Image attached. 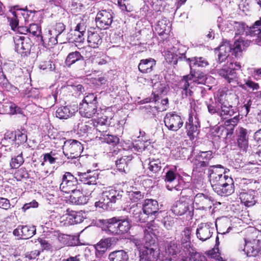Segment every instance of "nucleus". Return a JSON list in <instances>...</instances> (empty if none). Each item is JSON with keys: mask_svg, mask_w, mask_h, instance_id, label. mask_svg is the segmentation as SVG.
<instances>
[{"mask_svg": "<svg viewBox=\"0 0 261 261\" xmlns=\"http://www.w3.org/2000/svg\"><path fill=\"white\" fill-rule=\"evenodd\" d=\"M57 38L53 33L48 32L44 36H41V42L45 47H51L58 43Z\"/></svg>", "mask_w": 261, "mask_h": 261, "instance_id": "58836bf2", "label": "nucleus"}, {"mask_svg": "<svg viewBox=\"0 0 261 261\" xmlns=\"http://www.w3.org/2000/svg\"><path fill=\"white\" fill-rule=\"evenodd\" d=\"M87 41L90 47L96 48L101 43L102 39L97 32L89 31Z\"/></svg>", "mask_w": 261, "mask_h": 261, "instance_id": "e433bc0d", "label": "nucleus"}, {"mask_svg": "<svg viewBox=\"0 0 261 261\" xmlns=\"http://www.w3.org/2000/svg\"><path fill=\"white\" fill-rule=\"evenodd\" d=\"M14 134L16 135L15 143L17 144L24 143L27 141V135L24 132L18 130Z\"/></svg>", "mask_w": 261, "mask_h": 261, "instance_id": "0e129e2a", "label": "nucleus"}, {"mask_svg": "<svg viewBox=\"0 0 261 261\" xmlns=\"http://www.w3.org/2000/svg\"><path fill=\"white\" fill-rule=\"evenodd\" d=\"M134 158L133 154L124 155L116 161V166L118 170L120 172H126L129 170V165Z\"/></svg>", "mask_w": 261, "mask_h": 261, "instance_id": "cd10ccee", "label": "nucleus"}, {"mask_svg": "<svg viewBox=\"0 0 261 261\" xmlns=\"http://www.w3.org/2000/svg\"><path fill=\"white\" fill-rule=\"evenodd\" d=\"M245 84L239 83L238 84L240 87L244 90H246V87L249 88L252 90H257L259 89V86L256 83L250 80H245Z\"/></svg>", "mask_w": 261, "mask_h": 261, "instance_id": "603ef678", "label": "nucleus"}, {"mask_svg": "<svg viewBox=\"0 0 261 261\" xmlns=\"http://www.w3.org/2000/svg\"><path fill=\"white\" fill-rule=\"evenodd\" d=\"M226 31L232 32L236 36L243 35L248 28L244 22L237 21L234 20H228L225 24Z\"/></svg>", "mask_w": 261, "mask_h": 261, "instance_id": "dca6fc26", "label": "nucleus"}, {"mask_svg": "<svg viewBox=\"0 0 261 261\" xmlns=\"http://www.w3.org/2000/svg\"><path fill=\"white\" fill-rule=\"evenodd\" d=\"M36 233L35 226H22L21 234L22 239H28L33 237Z\"/></svg>", "mask_w": 261, "mask_h": 261, "instance_id": "c03bdc74", "label": "nucleus"}, {"mask_svg": "<svg viewBox=\"0 0 261 261\" xmlns=\"http://www.w3.org/2000/svg\"><path fill=\"white\" fill-rule=\"evenodd\" d=\"M214 230L215 228L212 223H201L196 229V234L200 240L205 241L212 236Z\"/></svg>", "mask_w": 261, "mask_h": 261, "instance_id": "f8f14e48", "label": "nucleus"}, {"mask_svg": "<svg viewBox=\"0 0 261 261\" xmlns=\"http://www.w3.org/2000/svg\"><path fill=\"white\" fill-rule=\"evenodd\" d=\"M163 164L159 159H152L148 164L147 169L150 174L159 173L162 168Z\"/></svg>", "mask_w": 261, "mask_h": 261, "instance_id": "a19ab883", "label": "nucleus"}, {"mask_svg": "<svg viewBox=\"0 0 261 261\" xmlns=\"http://www.w3.org/2000/svg\"><path fill=\"white\" fill-rule=\"evenodd\" d=\"M129 196L130 200L134 202H137L143 198L144 195L139 191L129 192Z\"/></svg>", "mask_w": 261, "mask_h": 261, "instance_id": "774afa93", "label": "nucleus"}, {"mask_svg": "<svg viewBox=\"0 0 261 261\" xmlns=\"http://www.w3.org/2000/svg\"><path fill=\"white\" fill-rule=\"evenodd\" d=\"M24 162L22 153L12 158L10 163L11 168L17 169Z\"/></svg>", "mask_w": 261, "mask_h": 261, "instance_id": "864d4df0", "label": "nucleus"}, {"mask_svg": "<svg viewBox=\"0 0 261 261\" xmlns=\"http://www.w3.org/2000/svg\"><path fill=\"white\" fill-rule=\"evenodd\" d=\"M200 123L197 116L189 115L188 121L186 123V128L188 136L193 139L199 133Z\"/></svg>", "mask_w": 261, "mask_h": 261, "instance_id": "4468645a", "label": "nucleus"}, {"mask_svg": "<svg viewBox=\"0 0 261 261\" xmlns=\"http://www.w3.org/2000/svg\"><path fill=\"white\" fill-rule=\"evenodd\" d=\"M242 251L248 256H255L257 255L258 253V250L251 245V244H246L245 248L242 250Z\"/></svg>", "mask_w": 261, "mask_h": 261, "instance_id": "680f3d73", "label": "nucleus"}, {"mask_svg": "<svg viewBox=\"0 0 261 261\" xmlns=\"http://www.w3.org/2000/svg\"><path fill=\"white\" fill-rule=\"evenodd\" d=\"M194 202L199 208L202 210L211 208L213 204L211 197L203 193L197 194L194 197Z\"/></svg>", "mask_w": 261, "mask_h": 261, "instance_id": "aec40b11", "label": "nucleus"}, {"mask_svg": "<svg viewBox=\"0 0 261 261\" xmlns=\"http://www.w3.org/2000/svg\"><path fill=\"white\" fill-rule=\"evenodd\" d=\"M208 166V164L205 163L204 161L197 160L195 159L194 163L193 172L199 173L201 175L205 173V170Z\"/></svg>", "mask_w": 261, "mask_h": 261, "instance_id": "a18cd8bd", "label": "nucleus"}, {"mask_svg": "<svg viewBox=\"0 0 261 261\" xmlns=\"http://www.w3.org/2000/svg\"><path fill=\"white\" fill-rule=\"evenodd\" d=\"M81 60L83 61L84 58L80 53L77 51H73L68 55L65 60V64L67 67H69L71 65Z\"/></svg>", "mask_w": 261, "mask_h": 261, "instance_id": "79ce46f5", "label": "nucleus"}, {"mask_svg": "<svg viewBox=\"0 0 261 261\" xmlns=\"http://www.w3.org/2000/svg\"><path fill=\"white\" fill-rule=\"evenodd\" d=\"M239 197L241 202L246 206H253L256 203L254 192L253 191L241 192L239 194Z\"/></svg>", "mask_w": 261, "mask_h": 261, "instance_id": "c756f323", "label": "nucleus"}, {"mask_svg": "<svg viewBox=\"0 0 261 261\" xmlns=\"http://www.w3.org/2000/svg\"><path fill=\"white\" fill-rule=\"evenodd\" d=\"M77 179L71 173L66 172L63 176L62 181L60 185V189L63 192L70 193L77 188Z\"/></svg>", "mask_w": 261, "mask_h": 261, "instance_id": "1a4fd4ad", "label": "nucleus"}, {"mask_svg": "<svg viewBox=\"0 0 261 261\" xmlns=\"http://www.w3.org/2000/svg\"><path fill=\"white\" fill-rule=\"evenodd\" d=\"M83 150L81 143L76 140H68L65 141L63 146V153L68 159H77Z\"/></svg>", "mask_w": 261, "mask_h": 261, "instance_id": "423d86ee", "label": "nucleus"}, {"mask_svg": "<svg viewBox=\"0 0 261 261\" xmlns=\"http://www.w3.org/2000/svg\"><path fill=\"white\" fill-rule=\"evenodd\" d=\"M187 63L189 65L190 70L193 67H205L208 65V61L203 57H193L187 59Z\"/></svg>", "mask_w": 261, "mask_h": 261, "instance_id": "f704fd0d", "label": "nucleus"}, {"mask_svg": "<svg viewBox=\"0 0 261 261\" xmlns=\"http://www.w3.org/2000/svg\"><path fill=\"white\" fill-rule=\"evenodd\" d=\"M205 77L202 73L190 70L189 74L184 76L178 83V87L181 91L182 98L192 96L193 94L192 91L193 83L201 84L205 82Z\"/></svg>", "mask_w": 261, "mask_h": 261, "instance_id": "7ed1b4c3", "label": "nucleus"}, {"mask_svg": "<svg viewBox=\"0 0 261 261\" xmlns=\"http://www.w3.org/2000/svg\"><path fill=\"white\" fill-rule=\"evenodd\" d=\"M109 259L110 261H128V256L124 250H117L110 253Z\"/></svg>", "mask_w": 261, "mask_h": 261, "instance_id": "ea45409f", "label": "nucleus"}, {"mask_svg": "<svg viewBox=\"0 0 261 261\" xmlns=\"http://www.w3.org/2000/svg\"><path fill=\"white\" fill-rule=\"evenodd\" d=\"M156 65V61L152 58L142 59L138 65V69L142 73H150Z\"/></svg>", "mask_w": 261, "mask_h": 261, "instance_id": "bb28decb", "label": "nucleus"}, {"mask_svg": "<svg viewBox=\"0 0 261 261\" xmlns=\"http://www.w3.org/2000/svg\"><path fill=\"white\" fill-rule=\"evenodd\" d=\"M29 33L33 36H36L41 38V27L37 24L31 23L29 25Z\"/></svg>", "mask_w": 261, "mask_h": 261, "instance_id": "6e6d98bb", "label": "nucleus"}, {"mask_svg": "<svg viewBox=\"0 0 261 261\" xmlns=\"http://www.w3.org/2000/svg\"><path fill=\"white\" fill-rule=\"evenodd\" d=\"M39 68L43 70L53 71L55 69V65L50 61H43L40 63Z\"/></svg>", "mask_w": 261, "mask_h": 261, "instance_id": "338daca9", "label": "nucleus"}, {"mask_svg": "<svg viewBox=\"0 0 261 261\" xmlns=\"http://www.w3.org/2000/svg\"><path fill=\"white\" fill-rule=\"evenodd\" d=\"M105 121L107 122L105 119H103V120H100L94 123L93 125L94 126V129L99 133L100 137H102L106 134L109 130V125Z\"/></svg>", "mask_w": 261, "mask_h": 261, "instance_id": "37998d69", "label": "nucleus"}, {"mask_svg": "<svg viewBox=\"0 0 261 261\" xmlns=\"http://www.w3.org/2000/svg\"><path fill=\"white\" fill-rule=\"evenodd\" d=\"M230 99L239 103V96L237 94L222 90L219 92L217 101H214L212 98H210L205 103L209 113L217 114L221 119L224 120L232 117L237 113L236 109L229 103Z\"/></svg>", "mask_w": 261, "mask_h": 261, "instance_id": "f03ea898", "label": "nucleus"}, {"mask_svg": "<svg viewBox=\"0 0 261 261\" xmlns=\"http://www.w3.org/2000/svg\"><path fill=\"white\" fill-rule=\"evenodd\" d=\"M77 112V107L76 106H66L59 108L56 111V117L62 119H67Z\"/></svg>", "mask_w": 261, "mask_h": 261, "instance_id": "4be33fe9", "label": "nucleus"}, {"mask_svg": "<svg viewBox=\"0 0 261 261\" xmlns=\"http://www.w3.org/2000/svg\"><path fill=\"white\" fill-rule=\"evenodd\" d=\"M156 230L154 224L148 223L144 230V238L142 240L137 238L132 239L139 251L140 261H171L170 258L159 252Z\"/></svg>", "mask_w": 261, "mask_h": 261, "instance_id": "f257e3e1", "label": "nucleus"}, {"mask_svg": "<svg viewBox=\"0 0 261 261\" xmlns=\"http://www.w3.org/2000/svg\"><path fill=\"white\" fill-rule=\"evenodd\" d=\"M235 67L232 65L224 66L218 71L219 74L223 77L229 83L239 84L238 82V77L237 72L235 71Z\"/></svg>", "mask_w": 261, "mask_h": 261, "instance_id": "a211bd4d", "label": "nucleus"}, {"mask_svg": "<svg viewBox=\"0 0 261 261\" xmlns=\"http://www.w3.org/2000/svg\"><path fill=\"white\" fill-rule=\"evenodd\" d=\"M34 13L35 12L32 11L20 10L17 12V15H21L25 22H29L33 19Z\"/></svg>", "mask_w": 261, "mask_h": 261, "instance_id": "e2e57ef3", "label": "nucleus"}, {"mask_svg": "<svg viewBox=\"0 0 261 261\" xmlns=\"http://www.w3.org/2000/svg\"><path fill=\"white\" fill-rule=\"evenodd\" d=\"M142 208L143 211H144L148 216L150 215H154L159 210L158 202L155 200L146 199L143 204Z\"/></svg>", "mask_w": 261, "mask_h": 261, "instance_id": "c85d7f7f", "label": "nucleus"}, {"mask_svg": "<svg viewBox=\"0 0 261 261\" xmlns=\"http://www.w3.org/2000/svg\"><path fill=\"white\" fill-rule=\"evenodd\" d=\"M219 50L217 61L219 63H221L229 56V53L232 51V49L229 43L225 42L219 46Z\"/></svg>", "mask_w": 261, "mask_h": 261, "instance_id": "c9c22d12", "label": "nucleus"}, {"mask_svg": "<svg viewBox=\"0 0 261 261\" xmlns=\"http://www.w3.org/2000/svg\"><path fill=\"white\" fill-rule=\"evenodd\" d=\"M98 175V171L96 170H88L85 172H77L79 180L85 185H96Z\"/></svg>", "mask_w": 261, "mask_h": 261, "instance_id": "f3484780", "label": "nucleus"}, {"mask_svg": "<svg viewBox=\"0 0 261 261\" xmlns=\"http://www.w3.org/2000/svg\"><path fill=\"white\" fill-rule=\"evenodd\" d=\"M88 196L84 195L80 190H75L70 196V201L75 204H85L88 201Z\"/></svg>", "mask_w": 261, "mask_h": 261, "instance_id": "473e14b6", "label": "nucleus"}, {"mask_svg": "<svg viewBox=\"0 0 261 261\" xmlns=\"http://www.w3.org/2000/svg\"><path fill=\"white\" fill-rule=\"evenodd\" d=\"M207 174L213 189L233 180L231 177L225 174V170L221 165L210 166Z\"/></svg>", "mask_w": 261, "mask_h": 261, "instance_id": "39448f33", "label": "nucleus"}, {"mask_svg": "<svg viewBox=\"0 0 261 261\" xmlns=\"http://www.w3.org/2000/svg\"><path fill=\"white\" fill-rule=\"evenodd\" d=\"M16 135L12 132H7L5 133L1 143L3 146H8L9 144H13L15 142Z\"/></svg>", "mask_w": 261, "mask_h": 261, "instance_id": "49530a36", "label": "nucleus"}, {"mask_svg": "<svg viewBox=\"0 0 261 261\" xmlns=\"http://www.w3.org/2000/svg\"><path fill=\"white\" fill-rule=\"evenodd\" d=\"M105 228L106 230L110 233L114 234H120V231H118V219L115 218H112L110 219L106 220L105 223Z\"/></svg>", "mask_w": 261, "mask_h": 261, "instance_id": "4c0bfd02", "label": "nucleus"}, {"mask_svg": "<svg viewBox=\"0 0 261 261\" xmlns=\"http://www.w3.org/2000/svg\"><path fill=\"white\" fill-rule=\"evenodd\" d=\"M192 229L187 227L181 232V245L185 252H191L192 248L191 246V234Z\"/></svg>", "mask_w": 261, "mask_h": 261, "instance_id": "b1692460", "label": "nucleus"}, {"mask_svg": "<svg viewBox=\"0 0 261 261\" xmlns=\"http://www.w3.org/2000/svg\"><path fill=\"white\" fill-rule=\"evenodd\" d=\"M238 146L243 150L246 151L248 147V137L247 131L245 128L241 127L238 134Z\"/></svg>", "mask_w": 261, "mask_h": 261, "instance_id": "2f4dec72", "label": "nucleus"}, {"mask_svg": "<svg viewBox=\"0 0 261 261\" xmlns=\"http://www.w3.org/2000/svg\"><path fill=\"white\" fill-rule=\"evenodd\" d=\"M129 214L131 215L135 221L138 222L144 223L147 220L148 216L143 211L141 206L138 204H133L130 208Z\"/></svg>", "mask_w": 261, "mask_h": 261, "instance_id": "6ab92c4d", "label": "nucleus"}, {"mask_svg": "<svg viewBox=\"0 0 261 261\" xmlns=\"http://www.w3.org/2000/svg\"><path fill=\"white\" fill-rule=\"evenodd\" d=\"M164 121L167 128L172 131H177L184 123L181 117L175 112L168 113L164 117Z\"/></svg>", "mask_w": 261, "mask_h": 261, "instance_id": "9d476101", "label": "nucleus"}, {"mask_svg": "<svg viewBox=\"0 0 261 261\" xmlns=\"http://www.w3.org/2000/svg\"><path fill=\"white\" fill-rule=\"evenodd\" d=\"M171 28L170 22L165 17H162L158 20L155 26V30L160 36L168 34L171 31Z\"/></svg>", "mask_w": 261, "mask_h": 261, "instance_id": "5701e85b", "label": "nucleus"}, {"mask_svg": "<svg viewBox=\"0 0 261 261\" xmlns=\"http://www.w3.org/2000/svg\"><path fill=\"white\" fill-rule=\"evenodd\" d=\"M97 105L91 103L88 105L85 103H81L80 105L79 113L82 117L91 118L97 117L100 112V109H97Z\"/></svg>", "mask_w": 261, "mask_h": 261, "instance_id": "2eb2a0df", "label": "nucleus"}, {"mask_svg": "<svg viewBox=\"0 0 261 261\" xmlns=\"http://www.w3.org/2000/svg\"><path fill=\"white\" fill-rule=\"evenodd\" d=\"M3 189L0 188V208L8 210L11 208V204L10 200L3 197Z\"/></svg>", "mask_w": 261, "mask_h": 261, "instance_id": "052dcab7", "label": "nucleus"}, {"mask_svg": "<svg viewBox=\"0 0 261 261\" xmlns=\"http://www.w3.org/2000/svg\"><path fill=\"white\" fill-rule=\"evenodd\" d=\"M250 41L248 40H246L242 38H239L234 43L232 48V54L234 53L236 57L240 55L241 53L250 45Z\"/></svg>", "mask_w": 261, "mask_h": 261, "instance_id": "7c9ffc66", "label": "nucleus"}, {"mask_svg": "<svg viewBox=\"0 0 261 261\" xmlns=\"http://www.w3.org/2000/svg\"><path fill=\"white\" fill-rule=\"evenodd\" d=\"M97 95L94 93H89L86 96L83 100L82 103L90 105L91 103H96L97 105Z\"/></svg>", "mask_w": 261, "mask_h": 261, "instance_id": "69168bd1", "label": "nucleus"}, {"mask_svg": "<svg viewBox=\"0 0 261 261\" xmlns=\"http://www.w3.org/2000/svg\"><path fill=\"white\" fill-rule=\"evenodd\" d=\"M123 194V191L115 188L107 190L102 193L100 199L95 202V206L103 210L111 209L114 204L120 202Z\"/></svg>", "mask_w": 261, "mask_h": 261, "instance_id": "20e7f679", "label": "nucleus"}, {"mask_svg": "<svg viewBox=\"0 0 261 261\" xmlns=\"http://www.w3.org/2000/svg\"><path fill=\"white\" fill-rule=\"evenodd\" d=\"M193 203V199L188 196H183L173 204L171 211L175 215L181 216L190 210V206Z\"/></svg>", "mask_w": 261, "mask_h": 261, "instance_id": "6e6552de", "label": "nucleus"}, {"mask_svg": "<svg viewBox=\"0 0 261 261\" xmlns=\"http://www.w3.org/2000/svg\"><path fill=\"white\" fill-rule=\"evenodd\" d=\"M65 30V25L61 22L57 23L54 25L51 30H49V33L54 34V36L58 37Z\"/></svg>", "mask_w": 261, "mask_h": 261, "instance_id": "bf43d9fd", "label": "nucleus"}, {"mask_svg": "<svg viewBox=\"0 0 261 261\" xmlns=\"http://www.w3.org/2000/svg\"><path fill=\"white\" fill-rule=\"evenodd\" d=\"M113 17L111 11L102 10L96 15L95 21L97 27L101 30H106L110 27Z\"/></svg>", "mask_w": 261, "mask_h": 261, "instance_id": "9b49d317", "label": "nucleus"}, {"mask_svg": "<svg viewBox=\"0 0 261 261\" xmlns=\"http://www.w3.org/2000/svg\"><path fill=\"white\" fill-rule=\"evenodd\" d=\"M86 26L84 23H79L76 26L74 30H71L68 35V38L70 41L76 43L83 42L85 38L84 34L86 33ZM76 46L78 45L75 44Z\"/></svg>", "mask_w": 261, "mask_h": 261, "instance_id": "ddd939ff", "label": "nucleus"}, {"mask_svg": "<svg viewBox=\"0 0 261 261\" xmlns=\"http://www.w3.org/2000/svg\"><path fill=\"white\" fill-rule=\"evenodd\" d=\"M15 44V49L22 56H26L30 54L32 42L28 37L16 35L13 37Z\"/></svg>", "mask_w": 261, "mask_h": 261, "instance_id": "0eeeda50", "label": "nucleus"}, {"mask_svg": "<svg viewBox=\"0 0 261 261\" xmlns=\"http://www.w3.org/2000/svg\"><path fill=\"white\" fill-rule=\"evenodd\" d=\"M61 219L63 221H68L67 223L72 225L74 224L80 223L84 220L83 213L80 212L71 211L70 213H67L63 215ZM66 223L65 222V224Z\"/></svg>", "mask_w": 261, "mask_h": 261, "instance_id": "393cba45", "label": "nucleus"}, {"mask_svg": "<svg viewBox=\"0 0 261 261\" xmlns=\"http://www.w3.org/2000/svg\"><path fill=\"white\" fill-rule=\"evenodd\" d=\"M0 86L5 90L11 92L13 93H17L18 90L14 86L11 85L6 78L4 73L3 68L0 65Z\"/></svg>", "mask_w": 261, "mask_h": 261, "instance_id": "72a5a7b5", "label": "nucleus"}, {"mask_svg": "<svg viewBox=\"0 0 261 261\" xmlns=\"http://www.w3.org/2000/svg\"><path fill=\"white\" fill-rule=\"evenodd\" d=\"M261 18L256 21L254 24L250 28V33L251 36H257L261 34Z\"/></svg>", "mask_w": 261, "mask_h": 261, "instance_id": "13d9d810", "label": "nucleus"}, {"mask_svg": "<svg viewBox=\"0 0 261 261\" xmlns=\"http://www.w3.org/2000/svg\"><path fill=\"white\" fill-rule=\"evenodd\" d=\"M166 187L169 191L177 192V194L180 193V192L183 190L182 185L179 184V181L177 180H175L171 184L167 183Z\"/></svg>", "mask_w": 261, "mask_h": 261, "instance_id": "4d7b16f0", "label": "nucleus"}, {"mask_svg": "<svg viewBox=\"0 0 261 261\" xmlns=\"http://www.w3.org/2000/svg\"><path fill=\"white\" fill-rule=\"evenodd\" d=\"M174 48H177L175 51V55L168 54V56H171V60L169 61L174 65H176L178 61H185L187 62V59H188L186 56V54L188 49V48L182 44H178L177 47H174Z\"/></svg>", "mask_w": 261, "mask_h": 261, "instance_id": "412c9836", "label": "nucleus"}, {"mask_svg": "<svg viewBox=\"0 0 261 261\" xmlns=\"http://www.w3.org/2000/svg\"><path fill=\"white\" fill-rule=\"evenodd\" d=\"M101 141L106 142L112 145H116L119 142V139L116 136L106 134L102 137H99Z\"/></svg>", "mask_w": 261, "mask_h": 261, "instance_id": "8fccbe9b", "label": "nucleus"}, {"mask_svg": "<svg viewBox=\"0 0 261 261\" xmlns=\"http://www.w3.org/2000/svg\"><path fill=\"white\" fill-rule=\"evenodd\" d=\"M118 231L120 234L127 232L130 229L131 226L128 219H118Z\"/></svg>", "mask_w": 261, "mask_h": 261, "instance_id": "3c124183", "label": "nucleus"}, {"mask_svg": "<svg viewBox=\"0 0 261 261\" xmlns=\"http://www.w3.org/2000/svg\"><path fill=\"white\" fill-rule=\"evenodd\" d=\"M111 238L101 240L95 246L96 250L99 252H105L107 249L111 246Z\"/></svg>", "mask_w": 261, "mask_h": 261, "instance_id": "09e8293b", "label": "nucleus"}, {"mask_svg": "<svg viewBox=\"0 0 261 261\" xmlns=\"http://www.w3.org/2000/svg\"><path fill=\"white\" fill-rule=\"evenodd\" d=\"M213 158V152L212 151H200L195 156L197 160L204 161L205 163L208 164L209 161Z\"/></svg>", "mask_w": 261, "mask_h": 261, "instance_id": "de8ad7c7", "label": "nucleus"}, {"mask_svg": "<svg viewBox=\"0 0 261 261\" xmlns=\"http://www.w3.org/2000/svg\"><path fill=\"white\" fill-rule=\"evenodd\" d=\"M186 254L190 255L189 261H206L205 256L201 255L198 252H194L193 249L191 250V252H185Z\"/></svg>", "mask_w": 261, "mask_h": 261, "instance_id": "5fc2aeb1", "label": "nucleus"}, {"mask_svg": "<svg viewBox=\"0 0 261 261\" xmlns=\"http://www.w3.org/2000/svg\"><path fill=\"white\" fill-rule=\"evenodd\" d=\"M213 189L218 195L221 196H228L231 195L234 192V185L233 180L230 181L224 185L219 186Z\"/></svg>", "mask_w": 261, "mask_h": 261, "instance_id": "a878e982", "label": "nucleus"}]
</instances>
